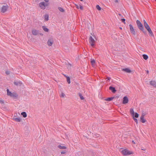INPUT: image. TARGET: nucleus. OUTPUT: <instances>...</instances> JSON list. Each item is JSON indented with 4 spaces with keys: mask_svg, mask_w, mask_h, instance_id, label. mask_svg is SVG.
I'll return each mask as SVG.
<instances>
[{
    "mask_svg": "<svg viewBox=\"0 0 156 156\" xmlns=\"http://www.w3.org/2000/svg\"><path fill=\"white\" fill-rule=\"evenodd\" d=\"M144 23L145 27L149 33L150 35L151 36H153L154 34L151 28H150L149 25L146 22V21L144 20Z\"/></svg>",
    "mask_w": 156,
    "mask_h": 156,
    "instance_id": "nucleus-1",
    "label": "nucleus"
},
{
    "mask_svg": "<svg viewBox=\"0 0 156 156\" xmlns=\"http://www.w3.org/2000/svg\"><path fill=\"white\" fill-rule=\"evenodd\" d=\"M121 153L124 155H128L133 154V152L127 149H125L121 151Z\"/></svg>",
    "mask_w": 156,
    "mask_h": 156,
    "instance_id": "nucleus-2",
    "label": "nucleus"
},
{
    "mask_svg": "<svg viewBox=\"0 0 156 156\" xmlns=\"http://www.w3.org/2000/svg\"><path fill=\"white\" fill-rule=\"evenodd\" d=\"M9 7V6L7 4L3 5L1 8V12L3 13H5L7 11Z\"/></svg>",
    "mask_w": 156,
    "mask_h": 156,
    "instance_id": "nucleus-3",
    "label": "nucleus"
},
{
    "mask_svg": "<svg viewBox=\"0 0 156 156\" xmlns=\"http://www.w3.org/2000/svg\"><path fill=\"white\" fill-rule=\"evenodd\" d=\"M136 23L139 29L142 31H143L144 30V29L143 24L141 23L140 22L137 20L136 21Z\"/></svg>",
    "mask_w": 156,
    "mask_h": 156,
    "instance_id": "nucleus-4",
    "label": "nucleus"
},
{
    "mask_svg": "<svg viewBox=\"0 0 156 156\" xmlns=\"http://www.w3.org/2000/svg\"><path fill=\"white\" fill-rule=\"evenodd\" d=\"M89 42L91 45L93 47L95 45V41L92 37L90 36L89 38Z\"/></svg>",
    "mask_w": 156,
    "mask_h": 156,
    "instance_id": "nucleus-5",
    "label": "nucleus"
},
{
    "mask_svg": "<svg viewBox=\"0 0 156 156\" xmlns=\"http://www.w3.org/2000/svg\"><path fill=\"white\" fill-rule=\"evenodd\" d=\"M48 5V3L44 2H41L39 4L40 7L41 9H45L46 7Z\"/></svg>",
    "mask_w": 156,
    "mask_h": 156,
    "instance_id": "nucleus-6",
    "label": "nucleus"
},
{
    "mask_svg": "<svg viewBox=\"0 0 156 156\" xmlns=\"http://www.w3.org/2000/svg\"><path fill=\"white\" fill-rule=\"evenodd\" d=\"M129 30L131 33L134 35H135L136 32L132 25L131 24H129Z\"/></svg>",
    "mask_w": 156,
    "mask_h": 156,
    "instance_id": "nucleus-7",
    "label": "nucleus"
},
{
    "mask_svg": "<svg viewBox=\"0 0 156 156\" xmlns=\"http://www.w3.org/2000/svg\"><path fill=\"white\" fill-rule=\"evenodd\" d=\"M129 99L127 96H125L123 98L122 101V103L123 104H126L128 102Z\"/></svg>",
    "mask_w": 156,
    "mask_h": 156,
    "instance_id": "nucleus-8",
    "label": "nucleus"
},
{
    "mask_svg": "<svg viewBox=\"0 0 156 156\" xmlns=\"http://www.w3.org/2000/svg\"><path fill=\"white\" fill-rule=\"evenodd\" d=\"M38 31L35 29H33L32 30V33L33 35L36 36L38 34Z\"/></svg>",
    "mask_w": 156,
    "mask_h": 156,
    "instance_id": "nucleus-9",
    "label": "nucleus"
},
{
    "mask_svg": "<svg viewBox=\"0 0 156 156\" xmlns=\"http://www.w3.org/2000/svg\"><path fill=\"white\" fill-rule=\"evenodd\" d=\"M13 119L17 122H20L21 121V119L20 117H16V116H14L13 118Z\"/></svg>",
    "mask_w": 156,
    "mask_h": 156,
    "instance_id": "nucleus-10",
    "label": "nucleus"
},
{
    "mask_svg": "<svg viewBox=\"0 0 156 156\" xmlns=\"http://www.w3.org/2000/svg\"><path fill=\"white\" fill-rule=\"evenodd\" d=\"M7 95L8 96H10L11 97L14 96V94L12 93L10 91H9V89H7L6 90Z\"/></svg>",
    "mask_w": 156,
    "mask_h": 156,
    "instance_id": "nucleus-11",
    "label": "nucleus"
},
{
    "mask_svg": "<svg viewBox=\"0 0 156 156\" xmlns=\"http://www.w3.org/2000/svg\"><path fill=\"white\" fill-rule=\"evenodd\" d=\"M14 83L15 85L18 86H20L22 84V82L20 81H15L14 82Z\"/></svg>",
    "mask_w": 156,
    "mask_h": 156,
    "instance_id": "nucleus-12",
    "label": "nucleus"
},
{
    "mask_svg": "<svg viewBox=\"0 0 156 156\" xmlns=\"http://www.w3.org/2000/svg\"><path fill=\"white\" fill-rule=\"evenodd\" d=\"M150 84L154 87H156V82L155 81L153 80L151 81L150 82Z\"/></svg>",
    "mask_w": 156,
    "mask_h": 156,
    "instance_id": "nucleus-13",
    "label": "nucleus"
},
{
    "mask_svg": "<svg viewBox=\"0 0 156 156\" xmlns=\"http://www.w3.org/2000/svg\"><path fill=\"white\" fill-rule=\"evenodd\" d=\"M53 43V41L52 40H48L47 42L48 45L49 46H51L52 45Z\"/></svg>",
    "mask_w": 156,
    "mask_h": 156,
    "instance_id": "nucleus-14",
    "label": "nucleus"
},
{
    "mask_svg": "<svg viewBox=\"0 0 156 156\" xmlns=\"http://www.w3.org/2000/svg\"><path fill=\"white\" fill-rule=\"evenodd\" d=\"M58 147L59 149H66V147L63 146V145H58Z\"/></svg>",
    "mask_w": 156,
    "mask_h": 156,
    "instance_id": "nucleus-15",
    "label": "nucleus"
},
{
    "mask_svg": "<svg viewBox=\"0 0 156 156\" xmlns=\"http://www.w3.org/2000/svg\"><path fill=\"white\" fill-rule=\"evenodd\" d=\"M122 70L126 72L127 73H130L131 72V71L130 69L128 68H126L125 69H122Z\"/></svg>",
    "mask_w": 156,
    "mask_h": 156,
    "instance_id": "nucleus-16",
    "label": "nucleus"
},
{
    "mask_svg": "<svg viewBox=\"0 0 156 156\" xmlns=\"http://www.w3.org/2000/svg\"><path fill=\"white\" fill-rule=\"evenodd\" d=\"M109 89L112 91L113 93H115L116 92V90L114 87L110 86L109 87Z\"/></svg>",
    "mask_w": 156,
    "mask_h": 156,
    "instance_id": "nucleus-17",
    "label": "nucleus"
},
{
    "mask_svg": "<svg viewBox=\"0 0 156 156\" xmlns=\"http://www.w3.org/2000/svg\"><path fill=\"white\" fill-rule=\"evenodd\" d=\"M140 120L141 122L142 123H145L146 122V120L144 119V117H143V116H141Z\"/></svg>",
    "mask_w": 156,
    "mask_h": 156,
    "instance_id": "nucleus-18",
    "label": "nucleus"
},
{
    "mask_svg": "<svg viewBox=\"0 0 156 156\" xmlns=\"http://www.w3.org/2000/svg\"><path fill=\"white\" fill-rule=\"evenodd\" d=\"M44 20L45 21H47L48 20L49 16L48 14H45L44 16Z\"/></svg>",
    "mask_w": 156,
    "mask_h": 156,
    "instance_id": "nucleus-19",
    "label": "nucleus"
},
{
    "mask_svg": "<svg viewBox=\"0 0 156 156\" xmlns=\"http://www.w3.org/2000/svg\"><path fill=\"white\" fill-rule=\"evenodd\" d=\"M92 66L93 67H95V62L94 59L92 60L91 61Z\"/></svg>",
    "mask_w": 156,
    "mask_h": 156,
    "instance_id": "nucleus-20",
    "label": "nucleus"
},
{
    "mask_svg": "<svg viewBox=\"0 0 156 156\" xmlns=\"http://www.w3.org/2000/svg\"><path fill=\"white\" fill-rule=\"evenodd\" d=\"M130 112L131 114L133 116H134L135 113H134L133 109V108H131L130 110Z\"/></svg>",
    "mask_w": 156,
    "mask_h": 156,
    "instance_id": "nucleus-21",
    "label": "nucleus"
},
{
    "mask_svg": "<svg viewBox=\"0 0 156 156\" xmlns=\"http://www.w3.org/2000/svg\"><path fill=\"white\" fill-rule=\"evenodd\" d=\"M21 115L24 117L25 118L27 116V115L26 112H23L21 113Z\"/></svg>",
    "mask_w": 156,
    "mask_h": 156,
    "instance_id": "nucleus-22",
    "label": "nucleus"
},
{
    "mask_svg": "<svg viewBox=\"0 0 156 156\" xmlns=\"http://www.w3.org/2000/svg\"><path fill=\"white\" fill-rule=\"evenodd\" d=\"M42 28L43 30L45 32H48V29L45 26H43Z\"/></svg>",
    "mask_w": 156,
    "mask_h": 156,
    "instance_id": "nucleus-23",
    "label": "nucleus"
},
{
    "mask_svg": "<svg viewBox=\"0 0 156 156\" xmlns=\"http://www.w3.org/2000/svg\"><path fill=\"white\" fill-rule=\"evenodd\" d=\"M113 98V97H110L105 99V100L106 101H110L112 100Z\"/></svg>",
    "mask_w": 156,
    "mask_h": 156,
    "instance_id": "nucleus-24",
    "label": "nucleus"
},
{
    "mask_svg": "<svg viewBox=\"0 0 156 156\" xmlns=\"http://www.w3.org/2000/svg\"><path fill=\"white\" fill-rule=\"evenodd\" d=\"M143 56V58L145 60H147L148 58V56L147 55L144 54Z\"/></svg>",
    "mask_w": 156,
    "mask_h": 156,
    "instance_id": "nucleus-25",
    "label": "nucleus"
},
{
    "mask_svg": "<svg viewBox=\"0 0 156 156\" xmlns=\"http://www.w3.org/2000/svg\"><path fill=\"white\" fill-rule=\"evenodd\" d=\"M67 81L69 84L70 83V78L69 76H67Z\"/></svg>",
    "mask_w": 156,
    "mask_h": 156,
    "instance_id": "nucleus-26",
    "label": "nucleus"
},
{
    "mask_svg": "<svg viewBox=\"0 0 156 156\" xmlns=\"http://www.w3.org/2000/svg\"><path fill=\"white\" fill-rule=\"evenodd\" d=\"M100 136V135L97 134H94V137L95 138H98Z\"/></svg>",
    "mask_w": 156,
    "mask_h": 156,
    "instance_id": "nucleus-27",
    "label": "nucleus"
},
{
    "mask_svg": "<svg viewBox=\"0 0 156 156\" xmlns=\"http://www.w3.org/2000/svg\"><path fill=\"white\" fill-rule=\"evenodd\" d=\"M58 9L61 12H63L64 11V9L61 7H59L58 8Z\"/></svg>",
    "mask_w": 156,
    "mask_h": 156,
    "instance_id": "nucleus-28",
    "label": "nucleus"
},
{
    "mask_svg": "<svg viewBox=\"0 0 156 156\" xmlns=\"http://www.w3.org/2000/svg\"><path fill=\"white\" fill-rule=\"evenodd\" d=\"M65 96V94L63 92L60 95V97L61 98H64Z\"/></svg>",
    "mask_w": 156,
    "mask_h": 156,
    "instance_id": "nucleus-29",
    "label": "nucleus"
},
{
    "mask_svg": "<svg viewBox=\"0 0 156 156\" xmlns=\"http://www.w3.org/2000/svg\"><path fill=\"white\" fill-rule=\"evenodd\" d=\"M96 8L98 10H101V8L98 5H97L96 6Z\"/></svg>",
    "mask_w": 156,
    "mask_h": 156,
    "instance_id": "nucleus-30",
    "label": "nucleus"
},
{
    "mask_svg": "<svg viewBox=\"0 0 156 156\" xmlns=\"http://www.w3.org/2000/svg\"><path fill=\"white\" fill-rule=\"evenodd\" d=\"M79 96H80V98L81 100H83L84 99V98H83V96L81 94H79Z\"/></svg>",
    "mask_w": 156,
    "mask_h": 156,
    "instance_id": "nucleus-31",
    "label": "nucleus"
},
{
    "mask_svg": "<svg viewBox=\"0 0 156 156\" xmlns=\"http://www.w3.org/2000/svg\"><path fill=\"white\" fill-rule=\"evenodd\" d=\"M134 117L136 118H138L139 116V115L137 113H136L135 114H134Z\"/></svg>",
    "mask_w": 156,
    "mask_h": 156,
    "instance_id": "nucleus-32",
    "label": "nucleus"
},
{
    "mask_svg": "<svg viewBox=\"0 0 156 156\" xmlns=\"http://www.w3.org/2000/svg\"><path fill=\"white\" fill-rule=\"evenodd\" d=\"M0 103L1 104H3L4 103V101L1 98L0 99Z\"/></svg>",
    "mask_w": 156,
    "mask_h": 156,
    "instance_id": "nucleus-33",
    "label": "nucleus"
},
{
    "mask_svg": "<svg viewBox=\"0 0 156 156\" xmlns=\"http://www.w3.org/2000/svg\"><path fill=\"white\" fill-rule=\"evenodd\" d=\"M133 119L134 120V121L136 122V123H138V120L137 119L135 118H133Z\"/></svg>",
    "mask_w": 156,
    "mask_h": 156,
    "instance_id": "nucleus-34",
    "label": "nucleus"
},
{
    "mask_svg": "<svg viewBox=\"0 0 156 156\" xmlns=\"http://www.w3.org/2000/svg\"><path fill=\"white\" fill-rule=\"evenodd\" d=\"M5 73L7 74L8 75L10 74V72L9 71H6Z\"/></svg>",
    "mask_w": 156,
    "mask_h": 156,
    "instance_id": "nucleus-35",
    "label": "nucleus"
},
{
    "mask_svg": "<svg viewBox=\"0 0 156 156\" xmlns=\"http://www.w3.org/2000/svg\"><path fill=\"white\" fill-rule=\"evenodd\" d=\"M121 21H122V22H124V23H125V19H121Z\"/></svg>",
    "mask_w": 156,
    "mask_h": 156,
    "instance_id": "nucleus-36",
    "label": "nucleus"
},
{
    "mask_svg": "<svg viewBox=\"0 0 156 156\" xmlns=\"http://www.w3.org/2000/svg\"><path fill=\"white\" fill-rule=\"evenodd\" d=\"M79 8L81 10H82L83 9V7L82 6L80 5Z\"/></svg>",
    "mask_w": 156,
    "mask_h": 156,
    "instance_id": "nucleus-37",
    "label": "nucleus"
},
{
    "mask_svg": "<svg viewBox=\"0 0 156 156\" xmlns=\"http://www.w3.org/2000/svg\"><path fill=\"white\" fill-rule=\"evenodd\" d=\"M76 5V7L77 9H79V8L80 6H79L78 5Z\"/></svg>",
    "mask_w": 156,
    "mask_h": 156,
    "instance_id": "nucleus-38",
    "label": "nucleus"
},
{
    "mask_svg": "<svg viewBox=\"0 0 156 156\" xmlns=\"http://www.w3.org/2000/svg\"><path fill=\"white\" fill-rule=\"evenodd\" d=\"M145 115V114L144 113H143L141 115V116H143V117H144V115Z\"/></svg>",
    "mask_w": 156,
    "mask_h": 156,
    "instance_id": "nucleus-39",
    "label": "nucleus"
},
{
    "mask_svg": "<svg viewBox=\"0 0 156 156\" xmlns=\"http://www.w3.org/2000/svg\"><path fill=\"white\" fill-rule=\"evenodd\" d=\"M66 153L65 151H62L61 152L62 154H64Z\"/></svg>",
    "mask_w": 156,
    "mask_h": 156,
    "instance_id": "nucleus-40",
    "label": "nucleus"
},
{
    "mask_svg": "<svg viewBox=\"0 0 156 156\" xmlns=\"http://www.w3.org/2000/svg\"><path fill=\"white\" fill-rule=\"evenodd\" d=\"M44 1L46 2H48L49 1V0H44Z\"/></svg>",
    "mask_w": 156,
    "mask_h": 156,
    "instance_id": "nucleus-41",
    "label": "nucleus"
},
{
    "mask_svg": "<svg viewBox=\"0 0 156 156\" xmlns=\"http://www.w3.org/2000/svg\"><path fill=\"white\" fill-rule=\"evenodd\" d=\"M110 77H108L107 78V80H110Z\"/></svg>",
    "mask_w": 156,
    "mask_h": 156,
    "instance_id": "nucleus-42",
    "label": "nucleus"
},
{
    "mask_svg": "<svg viewBox=\"0 0 156 156\" xmlns=\"http://www.w3.org/2000/svg\"><path fill=\"white\" fill-rule=\"evenodd\" d=\"M142 150H144V151H146V149H141Z\"/></svg>",
    "mask_w": 156,
    "mask_h": 156,
    "instance_id": "nucleus-43",
    "label": "nucleus"
},
{
    "mask_svg": "<svg viewBox=\"0 0 156 156\" xmlns=\"http://www.w3.org/2000/svg\"><path fill=\"white\" fill-rule=\"evenodd\" d=\"M132 142L134 144H135V142H134L133 140L132 141Z\"/></svg>",
    "mask_w": 156,
    "mask_h": 156,
    "instance_id": "nucleus-44",
    "label": "nucleus"
},
{
    "mask_svg": "<svg viewBox=\"0 0 156 156\" xmlns=\"http://www.w3.org/2000/svg\"><path fill=\"white\" fill-rule=\"evenodd\" d=\"M147 73H149V71L148 70L147 71Z\"/></svg>",
    "mask_w": 156,
    "mask_h": 156,
    "instance_id": "nucleus-45",
    "label": "nucleus"
},
{
    "mask_svg": "<svg viewBox=\"0 0 156 156\" xmlns=\"http://www.w3.org/2000/svg\"><path fill=\"white\" fill-rule=\"evenodd\" d=\"M94 38L96 40V37H95V36H94Z\"/></svg>",
    "mask_w": 156,
    "mask_h": 156,
    "instance_id": "nucleus-46",
    "label": "nucleus"
},
{
    "mask_svg": "<svg viewBox=\"0 0 156 156\" xmlns=\"http://www.w3.org/2000/svg\"><path fill=\"white\" fill-rule=\"evenodd\" d=\"M81 1H82L83 0H80Z\"/></svg>",
    "mask_w": 156,
    "mask_h": 156,
    "instance_id": "nucleus-47",
    "label": "nucleus"
},
{
    "mask_svg": "<svg viewBox=\"0 0 156 156\" xmlns=\"http://www.w3.org/2000/svg\"><path fill=\"white\" fill-rule=\"evenodd\" d=\"M1 99V98H0V99Z\"/></svg>",
    "mask_w": 156,
    "mask_h": 156,
    "instance_id": "nucleus-48",
    "label": "nucleus"
},
{
    "mask_svg": "<svg viewBox=\"0 0 156 156\" xmlns=\"http://www.w3.org/2000/svg\"><path fill=\"white\" fill-rule=\"evenodd\" d=\"M155 1H156V0H155Z\"/></svg>",
    "mask_w": 156,
    "mask_h": 156,
    "instance_id": "nucleus-49",
    "label": "nucleus"
}]
</instances>
